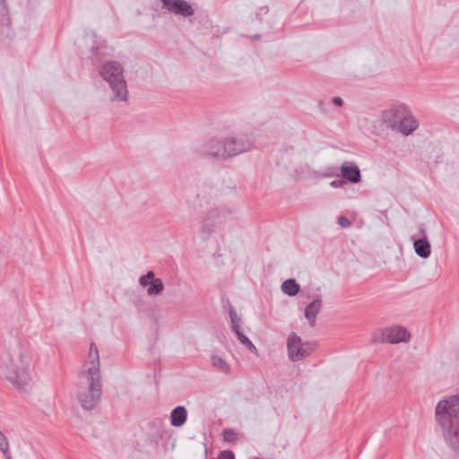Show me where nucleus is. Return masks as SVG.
<instances>
[{"label": "nucleus", "instance_id": "nucleus-1", "mask_svg": "<svg viewBox=\"0 0 459 459\" xmlns=\"http://www.w3.org/2000/svg\"><path fill=\"white\" fill-rule=\"evenodd\" d=\"M99 351L95 343L90 346L88 360L80 373L78 401L84 410H92L102 394Z\"/></svg>", "mask_w": 459, "mask_h": 459}, {"label": "nucleus", "instance_id": "nucleus-2", "mask_svg": "<svg viewBox=\"0 0 459 459\" xmlns=\"http://www.w3.org/2000/svg\"><path fill=\"white\" fill-rule=\"evenodd\" d=\"M436 420L443 430V435L454 450L457 451L459 444L456 437L459 434V396L451 395L441 400L436 407Z\"/></svg>", "mask_w": 459, "mask_h": 459}, {"label": "nucleus", "instance_id": "nucleus-3", "mask_svg": "<svg viewBox=\"0 0 459 459\" xmlns=\"http://www.w3.org/2000/svg\"><path fill=\"white\" fill-rule=\"evenodd\" d=\"M236 219V212L233 208L226 206L211 208L202 215L199 235L203 239H209L212 234L224 231Z\"/></svg>", "mask_w": 459, "mask_h": 459}, {"label": "nucleus", "instance_id": "nucleus-4", "mask_svg": "<svg viewBox=\"0 0 459 459\" xmlns=\"http://www.w3.org/2000/svg\"><path fill=\"white\" fill-rule=\"evenodd\" d=\"M100 77L108 84L112 95L109 97L113 102L128 100V90L124 77V68L117 61H108L100 68Z\"/></svg>", "mask_w": 459, "mask_h": 459}, {"label": "nucleus", "instance_id": "nucleus-5", "mask_svg": "<svg viewBox=\"0 0 459 459\" xmlns=\"http://www.w3.org/2000/svg\"><path fill=\"white\" fill-rule=\"evenodd\" d=\"M29 360L20 350L15 358H11L7 365L6 378L17 388L27 392L30 386Z\"/></svg>", "mask_w": 459, "mask_h": 459}, {"label": "nucleus", "instance_id": "nucleus-6", "mask_svg": "<svg viewBox=\"0 0 459 459\" xmlns=\"http://www.w3.org/2000/svg\"><path fill=\"white\" fill-rule=\"evenodd\" d=\"M222 141L225 146L226 160L248 152L253 146L251 138L245 134L230 135Z\"/></svg>", "mask_w": 459, "mask_h": 459}, {"label": "nucleus", "instance_id": "nucleus-7", "mask_svg": "<svg viewBox=\"0 0 459 459\" xmlns=\"http://www.w3.org/2000/svg\"><path fill=\"white\" fill-rule=\"evenodd\" d=\"M288 355L290 360L299 361L307 357L314 350L310 342H303L296 333L290 334L287 340Z\"/></svg>", "mask_w": 459, "mask_h": 459}, {"label": "nucleus", "instance_id": "nucleus-8", "mask_svg": "<svg viewBox=\"0 0 459 459\" xmlns=\"http://www.w3.org/2000/svg\"><path fill=\"white\" fill-rule=\"evenodd\" d=\"M194 152L201 157L212 158L220 161L226 160L225 146L222 140L211 139L196 145Z\"/></svg>", "mask_w": 459, "mask_h": 459}, {"label": "nucleus", "instance_id": "nucleus-9", "mask_svg": "<svg viewBox=\"0 0 459 459\" xmlns=\"http://www.w3.org/2000/svg\"><path fill=\"white\" fill-rule=\"evenodd\" d=\"M407 109L408 108L404 104H396L391 106L382 114L383 124L392 130L396 129L400 120L403 118V116L405 114Z\"/></svg>", "mask_w": 459, "mask_h": 459}, {"label": "nucleus", "instance_id": "nucleus-10", "mask_svg": "<svg viewBox=\"0 0 459 459\" xmlns=\"http://www.w3.org/2000/svg\"><path fill=\"white\" fill-rule=\"evenodd\" d=\"M163 8L183 17H190L195 14L192 5L185 0H160Z\"/></svg>", "mask_w": 459, "mask_h": 459}, {"label": "nucleus", "instance_id": "nucleus-11", "mask_svg": "<svg viewBox=\"0 0 459 459\" xmlns=\"http://www.w3.org/2000/svg\"><path fill=\"white\" fill-rule=\"evenodd\" d=\"M411 239L415 253L421 258H428L431 254V246L422 224L419 226L418 236H412Z\"/></svg>", "mask_w": 459, "mask_h": 459}, {"label": "nucleus", "instance_id": "nucleus-12", "mask_svg": "<svg viewBox=\"0 0 459 459\" xmlns=\"http://www.w3.org/2000/svg\"><path fill=\"white\" fill-rule=\"evenodd\" d=\"M383 341L391 343L407 342L410 341V333L402 326L385 328L382 333Z\"/></svg>", "mask_w": 459, "mask_h": 459}, {"label": "nucleus", "instance_id": "nucleus-13", "mask_svg": "<svg viewBox=\"0 0 459 459\" xmlns=\"http://www.w3.org/2000/svg\"><path fill=\"white\" fill-rule=\"evenodd\" d=\"M340 172L342 178L350 183L356 184L361 180L360 170L353 162H343L340 167Z\"/></svg>", "mask_w": 459, "mask_h": 459}, {"label": "nucleus", "instance_id": "nucleus-14", "mask_svg": "<svg viewBox=\"0 0 459 459\" xmlns=\"http://www.w3.org/2000/svg\"><path fill=\"white\" fill-rule=\"evenodd\" d=\"M418 121L408 108L405 114L403 116V118L400 120L395 130L403 135H409L411 134L418 128Z\"/></svg>", "mask_w": 459, "mask_h": 459}, {"label": "nucleus", "instance_id": "nucleus-15", "mask_svg": "<svg viewBox=\"0 0 459 459\" xmlns=\"http://www.w3.org/2000/svg\"><path fill=\"white\" fill-rule=\"evenodd\" d=\"M322 307V299L317 298L310 302L305 308V317L308 321L311 327L316 325V316L320 312Z\"/></svg>", "mask_w": 459, "mask_h": 459}, {"label": "nucleus", "instance_id": "nucleus-16", "mask_svg": "<svg viewBox=\"0 0 459 459\" xmlns=\"http://www.w3.org/2000/svg\"><path fill=\"white\" fill-rule=\"evenodd\" d=\"M209 204V197L201 193H197L194 197L187 200V206L193 212H202L205 205Z\"/></svg>", "mask_w": 459, "mask_h": 459}, {"label": "nucleus", "instance_id": "nucleus-17", "mask_svg": "<svg viewBox=\"0 0 459 459\" xmlns=\"http://www.w3.org/2000/svg\"><path fill=\"white\" fill-rule=\"evenodd\" d=\"M187 418V411L184 406H177L170 413V423L174 427H181Z\"/></svg>", "mask_w": 459, "mask_h": 459}, {"label": "nucleus", "instance_id": "nucleus-18", "mask_svg": "<svg viewBox=\"0 0 459 459\" xmlns=\"http://www.w3.org/2000/svg\"><path fill=\"white\" fill-rule=\"evenodd\" d=\"M299 290V285L294 279H288L281 284L282 292L290 297L297 295Z\"/></svg>", "mask_w": 459, "mask_h": 459}, {"label": "nucleus", "instance_id": "nucleus-19", "mask_svg": "<svg viewBox=\"0 0 459 459\" xmlns=\"http://www.w3.org/2000/svg\"><path fill=\"white\" fill-rule=\"evenodd\" d=\"M148 285L147 293L150 296L158 295L164 290L163 282L159 278H154Z\"/></svg>", "mask_w": 459, "mask_h": 459}, {"label": "nucleus", "instance_id": "nucleus-20", "mask_svg": "<svg viewBox=\"0 0 459 459\" xmlns=\"http://www.w3.org/2000/svg\"><path fill=\"white\" fill-rule=\"evenodd\" d=\"M211 361L212 363V366L214 368H216L217 369H219L220 371L223 372V373H229L230 372V367L229 365L227 364V362L221 359V357L217 356V355H212L211 357Z\"/></svg>", "mask_w": 459, "mask_h": 459}, {"label": "nucleus", "instance_id": "nucleus-21", "mask_svg": "<svg viewBox=\"0 0 459 459\" xmlns=\"http://www.w3.org/2000/svg\"><path fill=\"white\" fill-rule=\"evenodd\" d=\"M0 23L4 26L10 25L9 11L5 0H0Z\"/></svg>", "mask_w": 459, "mask_h": 459}, {"label": "nucleus", "instance_id": "nucleus-22", "mask_svg": "<svg viewBox=\"0 0 459 459\" xmlns=\"http://www.w3.org/2000/svg\"><path fill=\"white\" fill-rule=\"evenodd\" d=\"M0 451L6 459H12L9 453V444L5 436L0 431Z\"/></svg>", "mask_w": 459, "mask_h": 459}, {"label": "nucleus", "instance_id": "nucleus-23", "mask_svg": "<svg viewBox=\"0 0 459 459\" xmlns=\"http://www.w3.org/2000/svg\"><path fill=\"white\" fill-rule=\"evenodd\" d=\"M230 317L233 331L240 329L241 318L238 316L236 310L233 307L230 309Z\"/></svg>", "mask_w": 459, "mask_h": 459}, {"label": "nucleus", "instance_id": "nucleus-24", "mask_svg": "<svg viewBox=\"0 0 459 459\" xmlns=\"http://www.w3.org/2000/svg\"><path fill=\"white\" fill-rule=\"evenodd\" d=\"M154 279V273L152 271H149L145 275H143L139 279V283L145 287L148 286L149 282Z\"/></svg>", "mask_w": 459, "mask_h": 459}, {"label": "nucleus", "instance_id": "nucleus-25", "mask_svg": "<svg viewBox=\"0 0 459 459\" xmlns=\"http://www.w3.org/2000/svg\"><path fill=\"white\" fill-rule=\"evenodd\" d=\"M223 437L226 442H233L237 438V433L232 429H225L223 431Z\"/></svg>", "mask_w": 459, "mask_h": 459}, {"label": "nucleus", "instance_id": "nucleus-26", "mask_svg": "<svg viewBox=\"0 0 459 459\" xmlns=\"http://www.w3.org/2000/svg\"><path fill=\"white\" fill-rule=\"evenodd\" d=\"M91 52L92 54L99 59L102 58L103 56H107L108 53L103 50V48L98 47V46H92L91 47Z\"/></svg>", "mask_w": 459, "mask_h": 459}, {"label": "nucleus", "instance_id": "nucleus-27", "mask_svg": "<svg viewBox=\"0 0 459 459\" xmlns=\"http://www.w3.org/2000/svg\"><path fill=\"white\" fill-rule=\"evenodd\" d=\"M235 333L237 334L238 336V339L239 340V342L244 344V345H247L251 341L242 333V331L239 329V330H237L235 331Z\"/></svg>", "mask_w": 459, "mask_h": 459}, {"label": "nucleus", "instance_id": "nucleus-28", "mask_svg": "<svg viewBox=\"0 0 459 459\" xmlns=\"http://www.w3.org/2000/svg\"><path fill=\"white\" fill-rule=\"evenodd\" d=\"M338 223L342 228H348L351 225V221L345 216H340L338 218Z\"/></svg>", "mask_w": 459, "mask_h": 459}, {"label": "nucleus", "instance_id": "nucleus-29", "mask_svg": "<svg viewBox=\"0 0 459 459\" xmlns=\"http://www.w3.org/2000/svg\"><path fill=\"white\" fill-rule=\"evenodd\" d=\"M218 459H235V457L231 451L225 450L219 455Z\"/></svg>", "mask_w": 459, "mask_h": 459}, {"label": "nucleus", "instance_id": "nucleus-30", "mask_svg": "<svg viewBox=\"0 0 459 459\" xmlns=\"http://www.w3.org/2000/svg\"><path fill=\"white\" fill-rule=\"evenodd\" d=\"M345 181L344 180H333L330 183V186H333V187H341L344 185Z\"/></svg>", "mask_w": 459, "mask_h": 459}, {"label": "nucleus", "instance_id": "nucleus-31", "mask_svg": "<svg viewBox=\"0 0 459 459\" xmlns=\"http://www.w3.org/2000/svg\"><path fill=\"white\" fill-rule=\"evenodd\" d=\"M332 102H333V105H335V106H337V107H342V104H343V100H342V98H340V97H334V98H333Z\"/></svg>", "mask_w": 459, "mask_h": 459}, {"label": "nucleus", "instance_id": "nucleus-32", "mask_svg": "<svg viewBox=\"0 0 459 459\" xmlns=\"http://www.w3.org/2000/svg\"><path fill=\"white\" fill-rule=\"evenodd\" d=\"M247 349L254 354H257L258 353V351L256 349V347L252 343V342H250L247 345Z\"/></svg>", "mask_w": 459, "mask_h": 459}, {"label": "nucleus", "instance_id": "nucleus-33", "mask_svg": "<svg viewBox=\"0 0 459 459\" xmlns=\"http://www.w3.org/2000/svg\"><path fill=\"white\" fill-rule=\"evenodd\" d=\"M333 175H334L333 172H331V171L325 173V176H333Z\"/></svg>", "mask_w": 459, "mask_h": 459}, {"label": "nucleus", "instance_id": "nucleus-34", "mask_svg": "<svg viewBox=\"0 0 459 459\" xmlns=\"http://www.w3.org/2000/svg\"><path fill=\"white\" fill-rule=\"evenodd\" d=\"M255 459H259V458L255 457Z\"/></svg>", "mask_w": 459, "mask_h": 459}]
</instances>
